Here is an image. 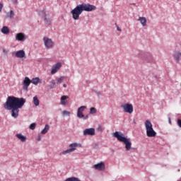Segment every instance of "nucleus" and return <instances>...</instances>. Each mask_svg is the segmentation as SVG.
<instances>
[{
  "label": "nucleus",
  "mask_w": 181,
  "mask_h": 181,
  "mask_svg": "<svg viewBox=\"0 0 181 181\" xmlns=\"http://www.w3.org/2000/svg\"><path fill=\"white\" fill-rule=\"evenodd\" d=\"M25 103L26 100L23 98L8 96L6 103L3 104V107L7 111H11L13 118H18L19 117V108H22Z\"/></svg>",
  "instance_id": "1"
},
{
  "label": "nucleus",
  "mask_w": 181,
  "mask_h": 181,
  "mask_svg": "<svg viewBox=\"0 0 181 181\" xmlns=\"http://www.w3.org/2000/svg\"><path fill=\"white\" fill-rule=\"evenodd\" d=\"M97 7L94 5H91L90 4H82L78 5L75 8H74L71 11V13L74 21H78V19H80V15L83 13V11L91 12V11H95Z\"/></svg>",
  "instance_id": "2"
},
{
  "label": "nucleus",
  "mask_w": 181,
  "mask_h": 181,
  "mask_svg": "<svg viewBox=\"0 0 181 181\" xmlns=\"http://www.w3.org/2000/svg\"><path fill=\"white\" fill-rule=\"evenodd\" d=\"M113 136L117 138V141L119 142H123V144H124L125 149L127 151H131V146H132L131 139L125 137V135L122 132H115L113 133Z\"/></svg>",
  "instance_id": "3"
},
{
  "label": "nucleus",
  "mask_w": 181,
  "mask_h": 181,
  "mask_svg": "<svg viewBox=\"0 0 181 181\" xmlns=\"http://www.w3.org/2000/svg\"><path fill=\"white\" fill-rule=\"evenodd\" d=\"M144 125L146 128V134L148 138H154V136H156V132L153 130L151 120H146Z\"/></svg>",
  "instance_id": "4"
},
{
  "label": "nucleus",
  "mask_w": 181,
  "mask_h": 181,
  "mask_svg": "<svg viewBox=\"0 0 181 181\" xmlns=\"http://www.w3.org/2000/svg\"><path fill=\"white\" fill-rule=\"evenodd\" d=\"M71 147L69 149L65 150L59 153V155H67V153H71L76 151V148H81V144L80 143H72L69 144Z\"/></svg>",
  "instance_id": "5"
},
{
  "label": "nucleus",
  "mask_w": 181,
  "mask_h": 181,
  "mask_svg": "<svg viewBox=\"0 0 181 181\" xmlns=\"http://www.w3.org/2000/svg\"><path fill=\"white\" fill-rule=\"evenodd\" d=\"M124 112H127L128 114H132L134 112V105L130 103H124L121 105Z\"/></svg>",
  "instance_id": "6"
},
{
  "label": "nucleus",
  "mask_w": 181,
  "mask_h": 181,
  "mask_svg": "<svg viewBox=\"0 0 181 181\" xmlns=\"http://www.w3.org/2000/svg\"><path fill=\"white\" fill-rule=\"evenodd\" d=\"M93 168L95 169V170H99L100 172H103V170H105V163L101 161L97 164L93 165Z\"/></svg>",
  "instance_id": "7"
},
{
  "label": "nucleus",
  "mask_w": 181,
  "mask_h": 181,
  "mask_svg": "<svg viewBox=\"0 0 181 181\" xmlns=\"http://www.w3.org/2000/svg\"><path fill=\"white\" fill-rule=\"evenodd\" d=\"M30 78H29L28 76H25L23 81V89L25 91L28 90L29 86H30Z\"/></svg>",
  "instance_id": "8"
},
{
  "label": "nucleus",
  "mask_w": 181,
  "mask_h": 181,
  "mask_svg": "<svg viewBox=\"0 0 181 181\" xmlns=\"http://www.w3.org/2000/svg\"><path fill=\"white\" fill-rule=\"evenodd\" d=\"M83 134L84 136H86V135H90V136H93L95 135V129L94 128L86 129L85 130H83Z\"/></svg>",
  "instance_id": "9"
},
{
  "label": "nucleus",
  "mask_w": 181,
  "mask_h": 181,
  "mask_svg": "<svg viewBox=\"0 0 181 181\" xmlns=\"http://www.w3.org/2000/svg\"><path fill=\"white\" fill-rule=\"evenodd\" d=\"M60 69H62V63L57 62V64L52 66L51 74H56L57 71H59Z\"/></svg>",
  "instance_id": "10"
},
{
  "label": "nucleus",
  "mask_w": 181,
  "mask_h": 181,
  "mask_svg": "<svg viewBox=\"0 0 181 181\" xmlns=\"http://www.w3.org/2000/svg\"><path fill=\"white\" fill-rule=\"evenodd\" d=\"M15 56L16 57H18V59H26V54L23 49L17 51Z\"/></svg>",
  "instance_id": "11"
},
{
  "label": "nucleus",
  "mask_w": 181,
  "mask_h": 181,
  "mask_svg": "<svg viewBox=\"0 0 181 181\" xmlns=\"http://www.w3.org/2000/svg\"><path fill=\"white\" fill-rule=\"evenodd\" d=\"M87 108L86 106H81L80 107L78 108L77 111V117L78 118H84V115H83V112Z\"/></svg>",
  "instance_id": "12"
},
{
  "label": "nucleus",
  "mask_w": 181,
  "mask_h": 181,
  "mask_svg": "<svg viewBox=\"0 0 181 181\" xmlns=\"http://www.w3.org/2000/svg\"><path fill=\"white\" fill-rule=\"evenodd\" d=\"M143 60L146 62V63H151V62L153 61V57H152V55L151 54H146L144 57H143Z\"/></svg>",
  "instance_id": "13"
},
{
  "label": "nucleus",
  "mask_w": 181,
  "mask_h": 181,
  "mask_svg": "<svg viewBox=\"0 0 181 181\" xmlns=\"http://www.w3.org/2000/svg\"><path fill=\"white\" fill-rule=\"evenodd\" d=\"M43 40H44L45 46H53L54 45L53 40H52V39H49L47 37H45L43 38Z\"/></svg>",
  "instance_id": "14"
},
{
  "label": "nucleus",
  "mask_w": 181,
  "mask_h": 181,
  "mask_svg": "<svg viewBox=\"0 0 181 181\" xmlns=\"http://www.w3.org/2000/svg\"><path fill=\"white\" fill-rule=\"evenodd\" d=\"M16 39L19 42H23L26 38L25 37V34H23V33H19L16 34Z\"/></svg>",
  "instance_id": "15"
},
{
  "label": "nucleus",
  "mask_w": 181,
  "mask_h": 181,
  "mask_svg": "<svg viewBox=\"0 0 181 181\" xmlns=\"http://www.w3.org/2000/svg\"><path fill=\"white\" fill-rule=\"evenodd\" d=\"M16 136L21 142H26V136H23L22 134H16Z\"/></svg>",
  "instance_id": "16"
},
{
  "label": "nucleus",
  "mask_w": 181,
  "mask_h": 181,
  "mask_svg": "<svg viewBox=\"0 0 181 181\" xmlns=\"http://www.w3.org/2000/svg\"><path fill=\"white\" fill-rule=\"evenodd\" d=\"M67 98H69V96L67 95L61 97V105H66V104H67Z\"/></svg>",
  "instance_id": "17"
},
{
  "label": "nucleus",
  "mask_w": 181,
  "mask_h": 181,
  "mask_svg": "<svg viewBox=\"0 0 181 181\" xmlns=\"http://www.w3.org/2000/svg\"><path fill=\"white\" fill-rule=\"evenodd\" d=\"M39 81H40V78H39V77L33 78L32 80H30V83L35 86H37V84H39Z\"/></svg>",
  "instance_id": "18"
},
{
  "label": "nucleus",
  "mask_w": 181,
  "mask_h": 181,
  "mask_svg": "<svg viewBox=\"0 0 181 181\" xmlns=\"http://www.w3.org/2000/svg\"><path fill=\"white\" fill-rule=\"evenodd\" d=\"M49 128H50V126H49V124H45V128L41 131V134L42 135H45V134H47Z\"/></svg>",
  "instance_id": "19"
},
{
  "label": "nucleus",
  "mask_w": 181,
  "mask_h": 181,
  "mask_svg": "<svg viewBox=\"0 0 181 181\" xmlns=\"http://www.w3.org/2000/svg\"><path fill=\"white\" fill-rule=\"evenodd\" d=\"M139 21L141 23L142 26H146V18L139 17Z\"/></svg>",
  "instance_id": "20"
},
{
  "label": "nucleus",
  "mask_w": 181,
  "mask_h": 181,
  "mask_svg": "<svg viewBox=\"0 0 181 181\" xmlns=\"http://www.w3.org/2000/svg\"><path fill=\"white\" fill-rule=\"evenodd\" d=\"M173 57L177 63H179V62H180V53L177 52V54H175L173 55Z\"/></svg>",
  "instance_id": "21"
},
{
  "label": "nucleus",
  "mask_w": 181,
  "mask_h": 181,
  "mask_svg": "<svg viewBox=\"0 0 181 181\" xmlns=\"http://www.w3.org/2000/svg\"><path fill=\"white\" fill-rule=\"evenodd\" d=\"M33 104L34 105H35V107H39L40 101H39V99L37 98V96L33 97Z\"/></svg>",
  "instance_id": "22"
},
{
  "label": "nucleus",
  "mask_w": 181,
  "mask_h": 181,
  "mask_svg": "<svg viewBox=\"0 0 181 181\" xmlns=\"http://www.w3.org/2000/svg\"><path fill=\"white\" fill-rule=\"evenodd\" d=\"M1 32L4 34V35H8V33H9V28H8V27L4 26L1 28Z\"/></svg>",
  "instance_id": "23"
},
{
  "label": "nucleus",
  "mask_w": 181,
  "mask_h": 181,
  "mask_svg": "<svg viewBox=\"0 0 181 181\" xmlns=\"http://www.w3.org/2000/svg\"><path fill=\"white\" fill-rule=\"evenodd\" d=\"M65 181H81V180H80L78 177H71L66 178Z\"/></svg>",
  "instance_id": "24"
},
{
  "label": "nucleus",
  "mask_w": 181,
  "mask_h": 181,
  "mask_svg": "<svg viewBox=\"0 0 181 181\" xmlns=\"http://www.w3.org/2000/svg\"><path fill=\"white\" fill-rule=\"evenodd\" d=\"M15 16V12L13 11H10L9 13H6V18H13Z\"/></svg>",
  "instance_id": "25"
},
{
  "label": "nucleus",
  "mask_w": 181,
  "mask_h": 181,
  "mask_svg": "<svg viewBox=\"0 0 181 181\" xmlns=\"http://www.w3.org/2000/svg\"><path fill=\"white\" fill-rule=\"evenodd\" d=\"M50 83H51L49 85V88H54V86H56V81H54V79H52Z\"/></svg>",
  "instance_id": "26"
},
{
  "label": "nucleus",
  "mask_w": 181,
  "mask_h": 181,
  "mask_svg": "<svg viewBox=\"0 0 181 181\" xmlns=\"http://www.w3.org/2000/svg\"><path fill=\"white\" fill-rule=\"evenodd\" d=\"M64 80V76H61L57 80V84H62Z\"/></svg>",
  "instance_id": "27"
},
{
  "label": "nucleus",
  "mask_w": 181,
  "mask_h": 181,
  "mask_svg": "<svg viewBox=\"0 0 181 181\" xmlns=\"http://www.w3.org/2000/svg\"><path fill=\"white\" fill-rule=\"evenodd\" d=\"M62 116L63 117H66V115H67L68 117H70V112L67 111V110H63L62 112Z\"/></svg>",
  "instance_id": "28"
},
{
  "label": "nucleus",
  "mask_w": 181,
  "mask_h": 181,
  "mask_svg": "<svg viewBox=\"0 0 181 181\" xmlns=\"http://www.w3.org/2000/svg\"><path fill=\"white\" fill-rule=\"evenodd\" d=\"M97 113V109L95 107H90V114H96Z\"/></svg>",
  "instance_id": "29"
},
{
  "label": "nucleus",
  "mask_w": 181,
  "mask_h": 181,
  "mask_svg": "<svg viewBox=\"0 0 181 181\" xmlns=\"http://www.w3.org/2000/svg\"><path fill=\"white\" fill-rule=\"evenodd\" d=\"M30 129H32V131H33V129H35L36 128V123H32L30 127H29Z\"/></svg>",
  "instance_id": "30"
},
{
  "label": "nucleus",
  "mask_w": 181,
  "mask_h": 181,
  "mask_svg": "<svg viewBox=\"0 0 181 181\" xmlns=\"http://www.w3.org/2000/svg\"><path fill=\"white\" fill-rule=\"evenodd\" d=\"M45 23H47V25H50V23H52V21H50L47 18H45Z\"/></svg>",
  "instance_id": "31"
},
{
  "label": "nucleus",
  "mask_w": 181,
  "mask_h": 181,
  "mask_svg": "<svg viewBox=\"0 0 181 181\" xmlns=\"http://www.w3.org/2000/svg\"><path fill=\"white\" fill-rule=\"evenodd\" d=\"M177 124L180 128H181V119H178L177 121Z\"/></svg>",
  "instance_id": "32"
},
{
  "label": "nucleus",
  "mask_w": 181,
  "mask_h": 181,
  "mask_svg": "<svg viewBox=\"0 0 181 181\" xmlns=\"http://www.w3.org/2000/svg\"><path fill=\"white\" fill-rule=\"evenodd\" d=\"M2 8H4V5L0 3V12H2Z\"/></svg>",
  "instance_id": "33"
},
{
  "label": "nucleus",
  "mask_w": 181,
  "mask_h": 181,
  "mask_svg": "<svg viewBox=\"0 0 181 181\" xmlns=\"http://www.w3.org/2000/svg\"><path fill=\"white\" fill-rule=\"evenodd\" d=\"M83 119H88V115L83 116Z\"/></svg>",
  "instance_id": "34"
},
{
  "label": "nucleus",
  "mask_w": 181,
  "mask_h": 181,
  "mask_svg": "<svg viewBox=\"0 0 181 181\" xmlns=\"http://www.w3.org/2000/svg\"><path fill=\"white\" fill-rule=\"evenodd\" d=\"M117 30H118V32H121L122 30H121V28H119V27L117 25Z\"/></svg>",
  "instance_id": "35"
},
{
  "label": "nucleus",
  "mask_w": 181,
  "mask_h": 181,
  "mask_svg": "<svg viewBox=\"0 0 181 181\" xmlns=\"http://www.w3.org/2000/svg\"><path fill=\"white\" fill-rule=\"evenodd\" d=\"M97 95L100 96L101 95V93L100 92H98V91H95Z\"/></svg>",
  "instance_id": "36"
},
{
  "label": "nucleus",
  "mask_w": 181,
  "mask_h": 181,
  "mask_svg": "<svg viewBox=\"0 0 181 181\" xmlns=\"http://www.w3.org/2000/svg\"><path fill=\"white\" fill-rule=\"evenodd\" d=\"M168 122L170 124H172V120H170V117L168 118Z\"/></svg>",
  "instance_id": "37"
},
{
  "label": "nucleus",
  "mask_w": 181,
  "mask_h": 181,
  "mask_svg": "<svg viewBox=\"0 0 181 181\" xmlns=\"http://www.w3.org/2000/svg\"><path fill=\"white\" fill-rule=\"evenodd\" d=\"M13 4H17L18 3V0H13Z\"/></svg>",
  "instance_id": "38"
},
{
  "label": "nucleus",
  "mask_w": 181,
  "mask_h": 181,
  "mask_svg": "<svg viewBox=\"0 0 181 181\" xmlns=\"http://www.w3.org/2000/svg\"><path fill=\"white\" fill-rule=\"evenodd\" d=\"M4 53H8V51L6 49H3Z\"/></svg>",
  "instance_id": "39"
},
{
  "label": "nucleus",
  "mask_w": 181,
  "mask_h": 181,
  "mask_svg": "<svg viewBox=\"0 0 181 181\" xmlns=\"http://www.w3.org/2000/svg\"><path fill=\"white\" fill-rule=\"evenodd\" d=\"M63 87H64V88H66L67 87V85L66 83H64Z\"/></svg>",
  "instance_id": "40"
},
{
  "label": "nucleus",
  "mask_w": 181,
  "mask_h": 181,
  "mask_svg": "<svg viewBox=\"0 0 181 181\" xmlns=\"http://www.w3.org/2000/svg\"><path fill=\"white\" fill-rule=\"evenodd\" d=\"M47 49H50V46H47Z\"/></svg>",
  "instance_id": "41"
},
{
  "label": "nucleus",
  "mask_w": 181,
  "mask_h": 181,
  "mask_svg": "<svg viewBox=\"0 0 181 181\" xmlns=\"http://www.w3.org/2000/svg\"><path fill=\"white\" fill-rule=\"evenodd\" d=\"M98 129H101V126H99V127H98Z\"/></svg>",
  "instance_id": "42"
},
{
  "label": "nucleus",
  "mask_w": 181,
  "mask_h": 181,
  "mask_svg": "<svg viewBox=\"0 0 181 181\" xmlns=\"http://www.w3.org/2000/svg\"><path fill=\"white\" fill-rule=\"evenodd\" d=\"M133 122H134V124H136V122H135V119L133 121Z\"/></svg>",
  "instance_id": "43"
},
{
  "label": "nucleus",
  "mask_w": 181,
  "mask_h": 181,
  "mask_svg": "<svg viewBox=\"0 0 181 181\" xmlns=\"http://www.w3.org/2000/svg\"><path fill=\"white\" fill-rule=\"evenodd\" d=\"M38 141H40V136L38 137Z\"/></svg>",
  "instance_id": "44"
}]
</instances>
